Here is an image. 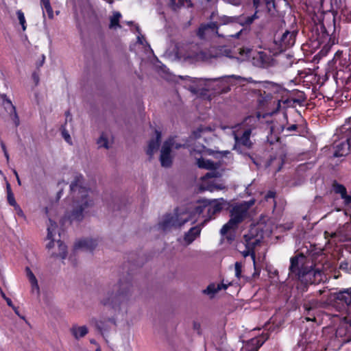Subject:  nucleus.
Returning <instances> with one entry per match:
<instances>
[{"mask_svg": "<svg viewBox=\"0 0 351 351\" xmlns=\"http://www.w3.org/2000/svg\"><path fill=\"white\" fill-rule=\"evenodd\" d=\"M306 257L302 254H299L291 258V265L289 267L290 274H295L299 278L300 273H303L306 270L304 267Z\"/></svg>", "mask_w": 351, "mask_h": 351, "instance_id": "17", "label": "nucleus"}, {"mask_svg": "<svg viewBox=\"0 0 351 351\" xmlns=\"http://www.w3.org/2000/svg\"><path fill=\"white\" fill-rule=\"evenodd\" d=\"M8 202L9 203L10 205L12 206H17V203L15 200V198H14V194L13 193H10V194H8Z\"/></svg>", "mask_w": 351, "mask_h": 351, "instance_id": "37", "label": "nucleus"}, {"mask_svg": "<svg viewBox=\"0 0 351 351\" xmlns=\"http://www.w3.org/2000/svg\"><path fill=\"white\" fill-rule=\"evenodd\" d=\"M11 115V118L14 121L16 126H18L20 123L19 117L16 113V110L12 111V113H10Z\"/></svg>", "mask_w": 351, "mask_h": 351, "instance_id": "38", "label": "nucleus"}, {"mask_svg": "<svg viewBox=\"0 0 351 351\" xmlns=\"http://www.w3.org/2000/svg\"><path fill=\"white\" fill-rule=\"evenodd\" d=\"M213 57H215V55L210 50H202L196 46H193L185 55L186 59L194 62L207 61Z\"/></svg>", "mask_w": 351, "mask_h": 351, "instance_id": "12", "label": "nucleus"}, {"mask_svg": "<svg viewBox=\"0 0 351 351\" xmlns=\"http://www.w3.org/2000/svg\"><path fill=\"white\" fill-rule=\"evenodd\" d=\"M0 293H1V295L2 296V298L5 300V298H8V297H6L5 294L4 293V292L3 291V290L0 288Z\"/></svg>", "mask_w": 351, "mask_h": 351, "instance_id": "61", "label": "nucleus"}, {"mask_svg": "<svg viewBox=\"0 0 351 351\" xmlns=\"http://www.w3.org/2000/svg\"><path fill=\"white\" fill-rule=\"evenodd\" d=\"M241 32H242V29H241L239 32H238L237 33H236L234 35H230V36L238 38L239 37V35L241 34Z\"/></svg>", "mask_w": 351, "mask_h": 351, "instance_id": "58", "label": "nucleus"}, {"mask_svg": "<svg viewBox=\"0 0 351 351\" xmlns=\"http://www.w3.org/2000/svg\"><path fill=\"white\" fill-rule=\"evenodd\" d=\"M257 12H256L252 16H241L239 17H229L226 16H223L221 18V23L222 24H228L229 23H239L241 25H250L252 24L254 21L258 18L256 15Z\"/></svg>", "mask_w": 351, "mask_h": 351, "instance_id": "18", "label": "nucleus"}, {"mask_svg": "<svg viewBox=\"0 0 351 351\" xmlns=\"http://www.w3.org/2000/svg\"><path fill=\"white\" fill-rule=\"evenodd\" d=\"M220 176V173L216 171L208 172L203 177V182L201 185V189L204 191H209L210 192L224 189L223 184L217 183L215 180H208L211 178H219Z\"/></svg>", "mask_w": 351, "mask_h": 351, "instance_id": "11", "label": "nucleus"}, {"mask_svg": "<svg viewBox=\"0 0 351 351\" xmlns=\"http://www.w3.org/2000/svg\"><path fill=\"white\" fill-rule=\"evenodd\" d=\"M161 134L160 132L156 131V138L152 139L148 145L147 154L152 157L154 152L158 150L160 142Z\"/></svg>", "mask_w": 351, "mask_h": 351, "instance_id": "25", "label": "nucleus"}, {"mask_svg": "<svg viewBox=\"0 0 351 351\" xmlns=\"http://www.w3.org/2000/svg\"><path fill=\"white\" fill-rule=\"evenodd\" d=\"M254 204V200L245 202L232 208L230 212V220L223 226L220 230L222 237L231 242L234 239V234L230 232L237 228L238 225L241 223L247 215L249 208Z\"/></svg>", "mask_w": 351, "mask_h": 351, "instance_id": "3", "label": "nucleus"}, {"mask_svg": "<svg viewBox=\"0 0 351 351\" xmlns=\"http://www.w3.org/2000/svg\"><path fill=\"white\" fill-rule=\"evenodd\" d=\"M16 14L18 16V19L19 21V23L21 25H23V23H26L25 18L23 12L21 10H18L16 12Z\"/></svg>", "mask_w": 351, "mask_h": 351, "instance_id": "40", "label": "nucleus"}, {"mask_svg": "<svg viewBox=\"0 0 351 351\" xmlns=\"http://www.w3.org/2000/svg\"><path fill=\"white\" fill-rule=\"evenodd\" d=\"M1 97L3 98V104L4 108L8 113H12V111L16 110L15 106L12 104L10 99H8L5 95H3Z\"/></svg>", "mask_w": 351, "mask_h": 351, "instance_id": "32", "label": "nucleus"}, {"mask_svg": "<svg viewBox=\"0 0 351 351\" xmlns=\"http://www.w3.org/2000/svg\"><path fill=\"white\" fill-rule=\"evenodd\" d=\"M12 308L14 311L15 313L19 316V312L18 311V308L15 306H14V308Z\"/></svg>", "mask_w": 351, "mask_h": 351, "instance_id": "62", "label": "nucleus"}, {"mask_svg": "<svg viewBox=\"0 0 351 351\" xmlns=\"http://www.w3.org/2000/svg\"><path fill=\"white\" fill-rule=\"evenodd\" d=\"M242 254L244 257H246L247 256H250L252 257V259L253 263H254V271H255L253 276L259 275L261 269L258 266L257 263L256 261V256H255L254 251L252 249H247L245 247V250L242 252Z\"/></svg>", "mask_w": 351, "mask_h": 351, "instance_id": "28", "label": "nucleus"}, {"mask_svg": "<svg viewBox=\"0 0 351 351\" xmlns=\"http://www.w3.org/2000/svg\"><path fill=\"white\" fill-rule=\"evenodd\" d=\"M173 145V140L172 139H168L166 141L162 146L160 151V160L161 162V165L165 167H169L171 165V146Z\"/></svg>", "mask_w": 351, "mask_h": 351, "instance_id": "16", "label": "nucleus"}, {"mask_svg": "<svg viewBox=\"0 0 351 351\" xmlns=\"http://www.w3.org/2000/svg\"><path fill=\"white\" fill-rule=\"evenodd\" d=\"M344 202L346 204L348 205L351 204V193L350 195H347L343 198Z\"/></svg>", "mask_w": 351, "mask_h": 351, "instance_id": "49", "label": "nucleus"}, {"mask_svg": "<svg viewBox=\"0 0 351 351\" xmlns=\"http://www.w3.org/2000/svg\"><path fill=\"white\" fill-rule=\"evenodd\" d=\"M345 88L348 90L351 89V76L348 77L346 81Z\"/></svg>", "mask_w": 351, "mask_h": 351, "instance_id": "50", "label": "nucleus"}, {"mask_svg": "<svg viewBox=\"0 0 351 351\" xmlns=\"http://www.w3.org/2000/svg\"><path fill=\"white\" fill-rule=\"evenodd\" d=\"M40 6L43 10V24L45 25V23H46L45 12H47L49 19H53L54 17L53 10L49 0H43V1H40Z\"/></svg>", "mask_w": 351, "mask_h": 351, "instance_id": "26", "label": "nucleus"}, {"mask_svg": "<svg viewBox=\"0 0 351 351\" xmlns=\"http://www.w3.org/2000/svg\"><path fill=\"white\" fill-rule=\"evenodd\" d=\"M97 244L96 239L85 238L77 241L75 243V248L86 252H92L97 246Z\"/></svg>", "mask_w": 351, "mask_h": 351, "instance_id": "20", "label": "nucleus"}, {"mask_svg": "<svg viewBox=\"0 0 351 351\" xmlns=\"http://www.w3.org/2000/svg\"><path fill=\"white\" fill-rule=\"evenodd\" d=\"M228 286L225 284H210L209 285L206 289L203 291L204 294L210 295V298H213L215 293H217L221 289H226Z\"/></svg>", "mask_w": 351, "mask_h": 351, "instance_id": "27", "label": "nucleus"}, {"mask_svg": "<svg viewBox=\"0 0 351 351\" xmlns=\"http://www.w3.org/2000/svg\"><path fill=\"white\" fill-rule=\"evenodd\" d=\"M25 274L29 283L31 284L32 293L36 295L37 298H39L40 293V287L35 275L28 267L25 268Z\"/></svg>", "mask_w": 351, "mask_h": 351, "instance_id": "21", "label": "nucleus"}, {"mask_svg": "<svg viewBox=\"0 0 351 351\" xmlns=\"http://www.w3.org/2000/svg\"><path fill=\"white\" fill-rule=\"evenodd\" d=\"M253 3L255 8L257 9L261 3V0H254Z\"/></svg>", "mask_w": 351, "mask_h": 351, "instance_id": "54", "label": "nucleus"}, {"mask_svg": "<svg viewBox=\"0 0 351 351\" xmlns=\"http://www.w3.org/2000/svg\"><path fill=\"white\" fill-rule=\"evenodd\" d=\"M171 139L173 140V145L171 146V149L172 148L179 149L180 147H181V145L180 144L175 143H174V139L173 138H171Z\"/></svg>", "mask_w": 351, "mask_h": 351, "instance_id": "55", "label": "nucleus"}, {"mask_svg": "<svg viewBox=\"0 0 351 351\" xmlns=\"http://www.w3.org/2000/svg\"><path fill=\"white\" fill-rule=\"evenodd\" d=\"M190 221L193 223L196 221L191 206L186 210L176 208L173 213L164 215L159 222L158 226L163 231H169L172 228H181Z\"/></svg>", "mask_w": 351, "mask_h": 351, "instance_id": "4", "label": "nucleus"}, {"mask_svg": "<svg viewBox=\"0 0 351 351\" xmlns=\"http://www.w3.org/2000/svg\"><path fill=\"white\" fill-rule=\"evenodd\" d=\"M275 193L274 191H269L265 195V198L266 200H268L270 198H274Z\"/></svg>", "mask_w": 351, "mask_h": 351, "instance_id": "51", "label": "nucleus"}, {"mask_svg": "<svg viewBox=\"0 0 351 351\" xmlns=\"http://www.w3.org/2000/svg\"><path fill=\"white\" fill-rule=\"evenodd\" d=\"M230 78H234V79H236V80H244L243 78H242L241 76L239 75H228V76H226V77H221V79L222 80H227V79H230Z\"/></svg>", "mask_w": 351, "mask_h": 351, "instance_id": "46", "label": "nucleus"}, {"mask_svg": "<svg viewBox=\"0 0 351 351\" xmlns=\"http://www.w3.org/2000/svg\"><path fill=\"white\" fill-rule=\"evenodd\" d=\"M225 202L226 201L223 198L197 201L191 206L194 219L197 221V217L202 215V217L204 218V223L209 221L216 213L222 210Z\"/></svg>", "mask_w": 351, "mask_h": 351, "instance_id": "5", "label": "nucleus"}, {"mask_svg": "<svg viewBox=\"0 0 351 351\" xmlns=\"http://www.w3.org/2000/svg\"><path fill=\"white\" fill-rule=\"evenodd\" d=\"M197 165L199 168L211 169L215 171L217 168V164L210 161V160H206L204 158H198L197 160Z\"/></svg>", "mask_w": 351, "mask_h": 351, "instance_id": "29", "label": "nucleus"}, {"mask_svg": "<svg viewBox=\"0 0 351 351\" xmlns=\"http://www.w3.org/2000/svg\"><path fill=\"white\" fill-rule=\"evenodd\" d=\"M339 134L342 136L341 142L335 143V157H341L348 154L351 147V117L339 130Z\"/></svg>", "mask_w": 351, "mask_h": 351, "instance_id": "7", "label": "nucleus"}, {"mask_svg": "<svg viewBox=\"0 0 351 351\" xmlns=\"http://www.w3.org/2000/svg\"><path fill=\"white\" fill-rule=\"evenodd\" d=\"M241 55H245L247 58H251L252 64L259 68H267L271 65L272 58L271 56L264 52L253 51L248 48H243L239 49Z\"/></svg>", "mask_w": 351, "mask_h": 351, "instance_id": "9", "label": "nucleus"}, {"mask_svg": "<svg viewBox=\"0 0 351 351\" xmlns=\"http://www.w3.org/2000/svg\"><path fill=\"white\" fill-rule=\"evenodd\" d=\"M201 228L199 226L192 227L187 232L185 233L184 241L186 245H189L195 241V239L199 236Z\"/></svg>", "mask_w": 351, "mask_h": 351, "instance_id": "23", "label": "nucleus"}, {"mask_svg": "<svg viewBox=\"0 0 351 351\" xmlns=\"http://www.w3.org/2000/svg\"><path fill=\"white\" fill-rule=\"evenodd\" d=\"M297 32L285 30L282 33H277L274 36V44L280 51L292 47L295 42Z\"/></svg>", "mask_w": 351, "mask_h": 351, "instance_id": "10", "label": "nucleus"}, {"mask_svg": "<svg viewBox=\"0 0 351 351\" xmlns=\"http://www.w3.org/2000/svg\"><path fill=\"white\" fill-rule=\"evenodd\" d=\"M245 247L247 249L254 250L255 247L259 244L260 241L258 239L244 235L243 237Z\"/></svg>", "mask_w": 351, "mask_h": 351, "instance_id": "31", "label": "nucleus"}, {"mask_svg": "<svg viewBox=\"0 0 351 351\" xmlns=\"http://www.w3.org/2000/svg\"><path fill=\"white\" fill-rule=\"evenodd\" d=\"M206 130H210V128H208V127H200L198 129L197 132L202 133V132H205ZM194 134L195 135V137H198L199 136L197 135V132H195Z\"/></svg>", "mask_w": 351, "mask_h": 351, "instance_id": "47", "label": "nucleus"}, {"mask_svg": "<svg viewBox=\"0 0 351 351\" xmlns=\"http://www.w3.org/2000/svg\"><path fill=\"white\" fill-rule=\"evenodd\" d=\"M335 191L337 193L341 194L342 199H343L347 194L346 188L341 184L335 186Z\"/></svg>", "mask_w": 351, "mask_h": 351, "instance_id": "35", "label": "nucleus"}, {"mask_svg": "<svg viewBox=\"0 0 351 351\" xmlns=\"http://www.w3.org/2000/svg\"><path fill=\"white\" fill-rule=\"evenodd\" d=\"M15 210L16 211L17 214L19 216L23 217L24 214L20 206L17 204V206H15L14 207Z\"/></svg>", "mask_w": 351, "mask_h": 351, "instance_id": "48", "label": "nucleus"}, {"mask_svg": "<svg viewBox=\"0 0 351 351\" xmlns=\"http://www.w3.org/2000/svg\"><path fill=\"white\" fill-rule=\"evenodd\" d=\"M70 191L72 202L68 208L69 218L71 221H80L86 210L94 204L93 192L84 185V178L79 173L74 176Z\"/></svg>", "mask_w": 351, "mask_h": 351, "instance_id": "1", "label": "nucleus"}, {"mask_svg": "<svg viewBox=\"0 0 351 351\" xmlns=\"http://www.w3.org/2000/svg\"><path fill=\"white\" fill-rule=\"evenodd\" d=\"M339 268L341 270H343V271H346L347 272H349V270H348V263L347 262H342V263H341V264L339 265Z\"/></svg>", "mask_w": 351, "mask_h": 351, "instance_id": "44", "label": "nucleus"}, {"mask_svg": "<svg viewBox=\"0 0 351 351\" xmlns=\"http://www.w3.org/2000/svg\"><path fill=\"white\" fill-rule=\"evenodd\" d=\"M217 29V25L214 22L202 24L199 27L197 34L199 38L206 39L214 34H218Z\"/></svg>", "mask_w": 351, "mask_h": 351, "instance_id": "19", "label": "nucleus"}, {"mask_svg": "<svg viewBox=\"0 0 351 351\" xmlns=\"http://www.w3.org/2000/svg\"><path fill=\"white\" fill-rule=\"evenodd\" d=\"M58 226L51 219L47 223V239L49 241L47 244V248L51 250V255L54 257L64 259L66 257V246L60 240L56 239Z\"/></svg>", "mask_w": 351, "mask_h": 351, "instance_id": "6", "label": "nucleus"}, {"mask_svg": "<svg viewBox=\"0 0 351 351\" xmlns=\"http://www.w3.org/2000/svg\"><path fill=\"white\" fill-rule=\"evenodd\" d=\"M137 39H138V42L141 44H143V36H141L140 35H138L137 36Z\"/></svg>", "mask_w": 351, "mask_h": 351, "instance_id": "59", "label": "nucleus"}, {"mask_svg": "<svg viewBox=\"0 0 351 351\" xmlns=\"http://www.w3.org/2000/svg\"><path fill=\"white\" fill-rule=\"evenodd\" d=\"M273 96L271 93L264 91L262 93L259 91V94L257 97V102L260 108H263L267 106L272 102Z\"/></svg>", "mask_w": 351, "mask_h": 351, "instance_id": "24", "label": "nucleus"}, {"mask_svg": "<svg viewBox=\"0 0 351 351\" xmlns=\"http://www.w3.org/2000/svg\"><path fill=\"white\" fill-rule=\"evenodd\" d=\"M268 12H271L272 9L275 8V4L274 0H263Z\"/></svg>", "mask_w": 351, "mask_h": 351, "instance_id": "39", "label": "nucleus"}, {"mask_svg": "<svg viewBox=\"0 0 351 351\" xmlns=\"http://www.w3.org/2000/svg\"><path fill=\"white\" fill-rule=\"evenodd\" d=\"M233 136L235 141V144L234 146V149L237 150L239 153H241V147H244L247 149H250L252 147V142L250 139V136L252 133V130L250 128L246 129L242 135L241 137H238V136L235 134V132L232 130L231 128H229Z\"/></svg>", "mask_w": 351, "mask_h": 351, "instance_id": "13", "label": "nucleus"}, {"mask_svg": "<svg viewBox=\"0 0 351 351\" xmlns=\"http://www.w3.org/2000/svg\"><path fill=\"white\" fill-rule=\"evenodd\" d=\"M32 79H33L35 84L38 85V83H39V75H38V73L37 72H34L32 73Z\"/></svg>", "mask_w": 351, "mask_h": 351, "instance_id": "43", "label": "nucleus"}, {"mask_svg": "<svg viewBox=\"0 0 351 351\" xmlns=\"http://www.w3.org/2000/svg\"><path fill=\"white\" fill-rule=\"evenodd\" d=\"M299 280L306 284H319L326 280V274L324 267L320 264H315L313 267L311 266L306 268L303 273L299 275Z\"/></svg>", "mask_w": 351, "mask_h": 351, "instance_id": "8", "label": "nucleus"}, {"mask_svg": "<svg viewBox=\"0 0 351 351\" xmlns=\"http://www.w3.org/2000/svg\"><path fill=\"white\" fill-rule=\"evenodd\" d=\"M6 189H7V195L10 194V193H12L10 184L9 183H7V184H6Z\"/></svg>", "mask_w": 351, "mask_h": 351, "instance_id": "57", "label": "nucleus"}, {"mask_svg": "<svg viewBox=\"0 0 351 351\" xmlns=\"http://www.w3.org/2000/svg\"><path fill=\"white\" fill-rule=\"evenodd\" d=\"M193 330H196L198 334H200V332H201V325H200L199 322H198L197 321H194L193 323Z\"/></svg>", "mask_w": 351, "mask_h": 351, "instance_id": "42", "label": "nucleus"}, {"mask_svg": "<svg viewBox=\"0 0 351 351\" xmlns=\"http://www.w3.org/2000/svg\"><path fill=\"white\" fill-rule=\"evenodd\" d=\"M170 5L173 9H176V7L177 6L176 1V0H170Z\"/></svg>", "mask_w": 351, "mask_h": 351, "instance_id": "56", "label": "nucleus"}, {"mask_svg": "<svg viewBox=\"0 0 351 351\" xmlns=\"http://www.w3.org/2000/svg\"><path fill=\"white\" fill-rule=\"evenodd\" d=\"M344 332H345V328L343 327V326H340L337 328V331H336V336L337 337H342L343 335L344 334Z\"/></svg>", "mask_w": 351, "mask_h": 351, "instance_id": "45", "label": "nucleus"}, {"mask_svg": "<svg viewBox=\"0 0 351 351\" xmlns=\"http://www.w3.org/2000/svg\"><path fill=\"white\" fill-rule=\"evenodd\" d=\"M121 16V14L119 12H114L113 16L110 18V27L113 28L115 27H120L119 25V19Z\"/></svg>", "mask_w": 351, "mask_h": 351, "instance_id": "34", "label": "nucleus"}, {"mask_svg": "<svg viewBox=\"0 0 351 351\" xmlns=\"http://www.w3.org/2000/svg\"><path fill=\"white\" fill-rule=\"evenodd\" d=\"M332 295L337 303L346 306L351 311V287L333 293Z\"/></svg>", "mask_w": 351, "mask_h": 351, "instance_id": "15", "label": "nucleus"}, {"mask_svg": "<svg viewBox=\"0 0 351 351\" xmlns=\"http://www.w3.org/2000/svg\"><path fill=\"white\" fill-rule=\"evenodd\" d=\"M70 332L75 339H80L88 334V329L86 326L74 324L70 328Z\"/></svg>", "mask_w": 351, "mask_h": 351, "instance_id": "22", "label": "nucleus"}, {"mask_svg": "<svg viewBox=\"0 0 351 351\" xmlns=\"http://www.w3.org/2000/svg\"><path fill=\"white\" fill-rule=\"evenodd\" d=\"M1 147H2V149H3V152H5V151H7L6 147L3 143H1Z\"/></svg>", "mask_w": 351, "mask_h": 351, "instance_id": "64", "label": "nucleus"}, {"mask_svg": "<svg viewBox=\"0 0 351 351\" xmlns=\"http://www.w3.org/2000/svg\"><path fill=\"white\" fill-rule=\"evenodd\" d=\"M263 341L260 342L258 339H253L248 342L243 348L247 351H258V349L263 345Z\"/></svg>", "mask_w": 351, "mask_h": 351, "instance_id": "30", "label": "nucleus"}, {"mask_svg": "<svg viewBox=\"0 0 351 351\" xmlns=\"http://www.w3.org/2000/svg\"><path fill=\"white\" fill-rule=\"evenodd\" d=\"M218 79H199L195 84L190 86L189 90L194 94H204V91H208L213 88L211 83L217 81Z\"/></svg>", "mask_w": 351, "mask_h": 351, "instance_id": "14", "label": "nucleus"}, {"mask_svg": "<svg viewBox=\"0 0 351 351\" xmlns=\"http://www.w3.org/2000/svg\"><path fill=\"white\" fill-rule=\"evenodd\" d=\"M3 153H4L5 157L6 158L7 160L8 161L9 160V154H8V152L5 151V152H3Z\"/></svg>", "mask_w": 351, "mask_h": 351, "instance_id": "63", "label": "nucleus"}, {"mask_svg": "<svg viewBox=\"0 0 351 351\" xmlns=\"http://www.w3.org/2000/svg\"><path fill=\"white\" fill-rule=\"evenodd\" d=\"M242 264L239 262H236L234 265L235 276L240 278L241 276Z\"/></svg>", "mask_w": 351, "mask_h": 351, "instance_id": "36", "label": "nucleus"}, {"mask_svg": "<svg viewBox=\"0 0 351 351\" xmlns=\"http://www.w3.org/2000/svg\"><path fill=\"white\" fill-rule=\"evenodd\" d=\"M97 144L98 145L99 147H104L106 149H109V143L108 138L104 134H102L100 137L97 141Z\"/></svg>", "mask_w": 351, "mask_h": 351, "instance_id": "33", "label": "nucleus"}, {"mask_svg": "<svg viewBox=\"0 0 351 351\" xmlns=\"http://www.w3.org/2000/svg\"><path fill=\"white\" fill-rule=\"evenodd\" d=\"M132 295V287L128 283L115 285L101 299V303L106 306L121 311L127 308Z\"/></svg>", "mask_w": 351, "mask_h": 351, "instance_id": "2", "label": "nucleus"}, {"mask_svg": "<svg viewBox=\"0 0 351 351\" xmlns=\"http://www.w3.org/2000/svg\"><path fill=\"white\" fill-rule=\"evenodd\" d=\"M5 300L6 301L7 304H8L9 306H10L11 308H14V304H12V300H11L9 298H5Z\"/></svg>", "mask_w": 351, "mask_h": 351, "instance_id": "53", "label": "nucleus"}, {"mask_svg": "<svg viewBox=\"0 0 351 351\" xmlns=\"http://www.w3.org/2000/svg\"><path fill=\"white\" fill-rule=\"evenodd\" d=\"M62 137L64 138V140L69 143H71V136L69 135V132L66 130H63L62 131Z\"/></svg>", "mask_w": 351, "mask_h": 351, "instance_id": "41", "label": "nucleus"}, {"mask_svg": "<svg viewBox=\"0 0 351 351\" xmlns=\"http://www.w3.org/2000/svg\"><path fill=\"white\" fill-rule=\"evenodd\" d=\"M297 129V125L293 124L287 128L288 131H294Z\"/></svg>", "mask_w": 351, "mask_h": 351, "instance_id": "52", "label": "nucleus"}, {"mask_svg": "<svg viewBox=\"0 0 351 351\" xmlns=\"http://www.w3.org/2000/svg\"><path fill=\"white\" fill-rule=\"evenodd\" d=\"M256 119L254 118V117H247L246 119H245V121H248L249 123L251 122L252 121H256Z\"/></svg>", "mask_w": 351, "mask_h": 351, "instance_id": "60", "label": "nucleus"}]
</instances>
